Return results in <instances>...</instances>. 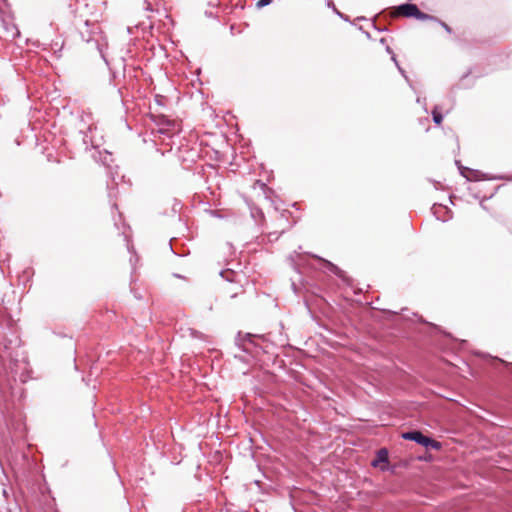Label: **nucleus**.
<instances>
[{
    "label": "nucleus",
    "instance_id": "obj_2",
    "mask_svg": "<svg viewBox=\"0 0 512 512\" xmlns=\"http://www.w3.org/2000/svg\"><path fill=\"white\" fill-rule=\"evenodd\" d=\"M403 437L408 440H413V441H415L423 446H426V447L430 446V447H433L436 449H438L440 447V444L437 441L424 436L420 432H407V433L403 434Z\"/></svg>",
    "mask_w": 512,
    "mask_h": 512
},
{
    "label": "nucleus",
    "instance_id": "obj_4",
    "mask_svg": "<svg viewBox=\"0 0 512 512\" xmlns=\"http://www.w3.org/2000/svg\"><path fill=\"white\" fill-rule=\"evenodd\" d=\"M388 461V452L386 449L378 451L376 458L372 461L374 467H379L380 464H385Z\"/></svg>",
    "mask_w": 512,
    "mask_h": 512
},
{
    "label": "nucleus",
    "instance_id": "obj_7",
    "mask_svg": "<svg viewBox=\"0 0 512 512\" xmlns=\"http://www.w3.org/2000/svg\"><path fill=\"white\" fill-rule=\"evenodd\" d=\"M269 2V0H260L259 5H265Z\"/></svg>",
    "mask_w": 512,
    "mask_h": 512
},
{
    "label": "nucleus",
    "instance_id": "obj_3",
    "mask_svg": "<svg viewBox=\"0 0 512 512\" xmlns=\"http://www.w3.org/2000/svg\"><path fill=\"white\" fill-rule=\"evenodd\" d=\"M397 12L399 15L405 17H416L418 19H424L427 16L422 13L415 4H404L398 7Z\"/></svg>",
    "mask_w": 512,
    "mask_h": 512
},
{
    "label": "nucleus",
    "instance_id": "obj_5",
    "mask_svg": "<svg viewBox=\"0 0 512 512\" xmlns=\"http://www.w3.org/2000/svg\"><path fill=\"white\" fill-rule=\"evenodd\" d=\"M432 115H433V120L436 124H441L442 122V115L440 112H438V110L435 108L432 112Z\"/></svg>",
    "mask_w": 512,
    "mask_h": 512
},
{
    "label": "nucleus",
    "instance_id": "obj_1",
    "mask_svg": "<svg viewBox=\"0 0 512 512\" xmlns=\"http://www.w3.org/2000/svg\"><path fill=\"white\" fill-rule=\"evenodd\" d=\"M151 119L155 125L152 132L155 142L165 146V150H170L172 139L182 130L181 121L170 119L165 115H152Z\"/></svg>",
    "mask_w": 512,
    "mask_h": 512
},
{
    "label": "nucleus",
    "instance_id": "obj_6",
    "mask_svg": "<svg viewBox=\"0 0 512 512\" xmlns=\"http://www.w3.org/2000/svg\"><path fill=\"white\" fill-rule=\"evenodd\" d=\"M438 210H444L445 212H448L447 209L445 207H443L442 205H434L433 206V211H434V214H437Z\"/></svg>",
    "mask_w": 512,
    "mask_h": 512
}]
</instances>
